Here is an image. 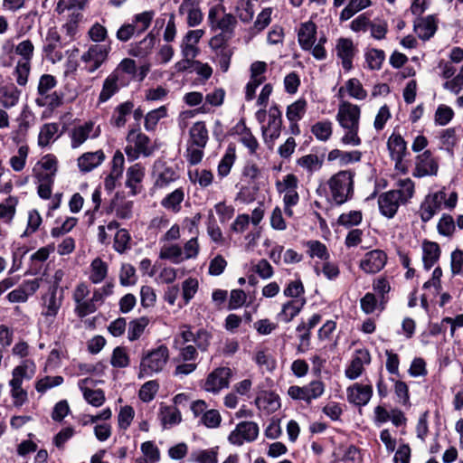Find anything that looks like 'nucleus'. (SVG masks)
<instances>
[{"mask_svg": "<svg viewBox=\"0 0 463 463\" xmlns=\"http://www.w3.org/2000/svg\"><path fill=\"white\" fill-rule=\"evenodd\" d=\"M170 357L168 347L161 344L155 348L143 351L140 356L137 377H152L164 371Z\"/></svg>", "mask_w": 463, "mask_h": 463, "instance_id": "obj_1", "label": "nucleus"}, {"mask_svg": "<svg viewBox=\"0 0 463 463\" xmlns=\"http://www.w3.org/2000/svg\"><path fill=\"white\" fill-rule=\"evenodd\" d=\"M458 194L451 192L449 196L445 188L425 196L419 208V215L423 222H428L444 206L452 210L457 205Z\"/></svg>", "mask_w": 463, "mask_h": 463, "instance_id": "obj_2", "label": "nucleus"}, {"mask_svg": "<svg viewBox=\"0 0 463 463\" xmlns=\"http://www.w3.org/2000/svg\"><path fill=\"white\" fill-rule=\"evenodd\" d=\"M355 173L353 170H340L326 182L332 202L341 205L354 195Z\"/></svg>", "mask_w": 463, "mask_h": 463, "instance_id": "obj_3", "label": "nucleus"}, {"mask_svg": "<svg viewBox=\"0 0 463 463\" xmlns=\"http://www.w3.org/2000/svg\"><path fill=\"white\" fill-rule=\"evenodd\" d=\"M128 145L124 151L129 161H134L143 156L148 157L156 150L152 140L140 130L132 129L127 136Z\"/></svg>", "mask_w": 463, "mask_h": 463, "instance_id": "obj_4", "label": "nucleus"}, {"mask_svg": "<svg viewBox=\"0 0 463 463\" xmlns=\"http://www.w3.org/2000/svg\"><path fill=\"white\" fill-rule=\"evenodd\" d=\"M207 21L212 30H220L221 33L233 36L237 19L233 14L226 13L222 5L212 6L208 12Z\"/></svg>", "mask_w": 463, "mask_h": 463, "instance_id": "obj_5", "label": "nucleus"}, {"mask_svg": "<svg viewBox=\"0 0 463 463\" xmlns=\"http://www.w3.org/2000/svg\"><path fill=\"white\" fill-rule=\"evenodd\" d=\"M282 128V113L277 105H273L268 111V123L262 125L261 132L265 144L272 149L275 141L279 137Z\"/></svg>", "mask_w": 463, "mask_h": 463, "instance_id": "obj_6", "label": "nucleus"}, {"mask_svg": "<svg viewBox=\"0 0 463 463\" xmlns=\"http://www.w3.org/2000/svg\"><path fill=\"white\" fill-rule=\"evenodd\" d=\"M110 50V44H91L80 56L84 69L89 73L95 72L108 60Z\"/></svg>", "mask_w": 463, "mask_h": 463, "instance_id": "obj_7", "label": "nucleus"}, {"mask_svg": "<svg viewBox=\"0 0 463 463\" xmlns=\"http://www.w3.org/2000/svg\"><path fill=\"white\" fill-rule=\"evenodd\" d=\"M326 385L320 380L311 381L304 386L292 385L288 389V395L296 401L310 404L313 400L320 398L325 392Z\"/></svg>", "mask_w": 463, "mask_h": 463, "instance_id": "obj_8", "label": "nucleus"}, {"mask_svg": "<svg viewBox=\"0 0 463 463\" xmlns=\"http://www.w3.org/2000/svg\"><path fill=\"white\" fill-rule=\"evenodd\" d=\"M439 161L430 150H425L415 156L412 175L416 178L435 176L439 172Z\"/></svg>", "mask_w": 463, "mask_h": 463, "instance_id": "obj_9", "label": "nucleus"}, {"mask_svg": "<svg viewBox=\"0 0 463 463\" xmlns=\"http://www.w3.org/2000/svg\"><path fill=\"white\" fill-rule=\"evenodd\" d=\"M100 135V128L93 121H86L74 126L70 133L71 146L75 149L84 144L89 138L94 139Z\"/></svg>", "mask_w": 463, "mask_h": 463, "instance_id": "obj_10", "label": "nucleus"}, {"mask_svg": "<svg viewBox=\"0 0 463 463\" xmlns=\"http://www.w3.org/2000/svg\"><path fill=\"white\" fill-rule=\"evenodd\" d=\"M259 426L253 421H241L229 434L228 440L235 446H241L244 442H252L259 436Z\"/></svg>", "mask_w": 463, "mask_h": 463, "instance_id": "obj_11", "label": "nucleus"}, {"mask_svg": "<svg viewBox=\"0 0 463 463\" xmlns=\"http://www.w3.org/2000/svg\"><path fill=\"white\" fill-rule=\"evenodd\" d=\"M232 374L229 367H218L207 375L203 389L213 394L219 393L222 389L228 388Z\"/></svg>", "mask_w": 463, "mask_h": 463, "instance_id": "obj_12", "label": "nucleus"}, {"mask_svg": "<svg viewBox=\"0 0 463 463\" xmlns=\"http://www.w3.org/2000/svg\"><path fill=\"white\" fill-rule=\"evenodd\" d=\"M61 50V38L57 28L50 27L43 39V52L50 61L55 63L63 58Z\"/></svg>", "mask_w": 463, "mask_h": 463, "instance_id": "obj_13", "label": "nucleus"}, {"mask_svg": "<svg viewBox=\"0 0 463 463\" xmlns=\"http://www.w3.org/2000/svg\"><path fill=\"white\" fill-rule=\"evenodd\" d=\"M361 108L347 100H342L337 109L335 119L343 128L360 126Z\"/></svg>", "mask_w": 463, "mask_h": 463, "instance_id": "obj_14", "label": "nucleus"}, {"mask_svg": "<svg viewBox=\"0 0 463 463\" xmlns=\"http://www.w3.org/2000/svg\"><path fill=\"white\" fill-rule=\"evenodd\" d=\"M277 192L283 196V203H288L289 205H297L300 197L298 193V179L293 174H288L278 180L275 184Z\"/></svg>", "mask_w": 463, "mask_h": 463, "instance_id": "obj_15", "label": "nucleus"}, {"mask_svg": "<svg viewBox=\"0 0 463 463\" xmlns=\"http://www.w3.org/2000/svg\"><path fill=\"white\" fill-rule=\"evenodd\" d=\"M268 64L265 61H256L250 67V80L245 87V99L247 101L255 98L256 90L265 82V73Z\"/></svg>", "mask_w": 463, "mask_h": 463, "instance_id": "obj_16", "label": "nucleus"}, {"mask_svg": "<svg viewBox=\"0 0 463 463\" xmlns=\"http://www.w3.org/2000/svg\"><path fill=\"white\" fill-rule=\"evenodd\" d=\"M178 335L182 339L183 344L193 342L201 352H205L208 349L212 339V335L207 330L200 328L194 332L192 327L187 325L180 327Z\"/></svg>", "mask_w": 463, "mask_h": 463, "instance_id": "obj_17", "label": "nucleus"}, {"mask_svg": "<svg viewBox=\"0 0 463 463\" xmlns=\"http://www.w3.org/2000/svg\"><path fill=\"white\" fill-rule=\"evenodd\" d=\"M371 354L368 349H356L349 364L345 370V375L349 380L359 378L364 372V366L371 364Z\"/></svg>", "mask_w": 463, "mask_h": 463, "instance_id": "obj_18", "label": "nucleus"}, {"mask_svg": "<svg viewBox=\"0 0 463 463\" xmlns=\"http://www.w3.org/2000/svg\"><path fill=\"white\" fill-rule=\"evenodd\" d=\"M58 170V160L54 155L43 156L33 169V176L37 181H54Z\"/></svg>", "mask_w": 463, "mask_h": 463, "instance_id": "obj_19", "label": "nucleus"}, {"mask_svg": "<svg viewBox=\"0 0 463 463\" xmlns=\"http://www.w3.org/2000/svg\"><path fill=\"white\" fill-rule=\"evenodd\" d=\"M175 4H179L178 14L186 15V23L190 27L199 25L203 18L200 0H175Z\"/></svg>", "mask_w": 463, "mask_h": 463, "instance_id": "obj_20", "label": "nucleus"}, {"mask_svg": "<svg viewBox=\"0 0 463 463\" xmlns=\"http://www.w3.org/2000/svg\"><path fill=\"white\" fill-rule=\"evenodd\" d=\"M387 262V254L382 250H373L364 254L360 260V269L368 274L382 270Z\"/></svg>", "mask_w": 463, "mask_h": 463, "instance_id": "obj_21", "label": "nucleus"}, {"mask_svg": "<svg viewBox=\"0 0 463 463\" xmlns=\"http://www.w3.org/2000/svg\"><path fill=\"white\" fill-rule=\"evenodd\" d=\"M373 393L371 384H363L355 383L346 389V399L349 403L358 407L365 406L369 403Z\"/></svg>", "mask_w": 463, "mask_h": 463, "instance_id": "obj_22", "label": "nucleus"}, {"mask_svg": "<svg viewBox=\"0 0 463 463\" xmlns=\"http://www.w3.org/2000/svg\"><path fill=\"white\" fill-rule=\"evenodd\" d=\"M335 50L343 69L349 71L353 68V59L357 52L353 40L344 37L337 39Z\"/></svg>", "mask_w": 463, "mask_h": 463, "instance_id": "obj_23", "label": "nucleus"}, {"mask_svg": "<svg viewBox=\"0 0 463 463\" xmlns=\"http://www.w3.org/2000/svg\"><path fill=\"white\" fill-rule=\"evenodd\" d=\"M145 175L146 168L141 163H136L127 169L125 184L131 195H137L142 191Z\"/></svg>", "mask_w": 463, "mask_h": 463, "instance_id": "obj_24", "label": "nucleus"}, {"mask_svg": "<svg viewBox=\"0 0 463 463\" xmlns=\"http://www.w3.org/2000/svg\"><path fill=\"white\" fill-rule=\"evenodd\" d=\"M41 280V279L24 280L17 288L8 293L7 299L11 303L26 302L28 298L39 289Z\"/></svg>", "mask_w": 463, "mask_h": 463, "instance_id": "obj_25", "label": "nucleus"}, {"mask_svg": "<svg viewBox=\"0 0 463 463\" xmlns=\"http://www.w3.org/2000/svg\"><path fill=\"white\" fill-rule=\"evenodd\" d=\"M125 86H127V84L120 77L110 72L103 80L102 88L98 98V104L109 101Z\"/></svg>", "mask_w": 463, "mask_h": 463, "instance_id": "obj_26", "label": "nucleus"}, {"mask_svg": "<svg viewBox=\"0 0 463 463\" xmlns=\"http://www.w3.org/2000/svg\"><path fill=\"white\" fill-rule=\"evenodd\" d=\"M56 287H51L42 298V315L45 317H55L62 304V295H57Z\"/></svg>", "mask_w": 463, "mask_h": 463, "instance_id": "obj_27", "label": "nucleus"}, {"mask_svg": "<svg viewBox=\"0 0 463 463\" xmlns=\"http://www.w3.org/2000/svg\"><path fill=\"white\" fill-rule=\"evenodd\" d=\"M106 159L102 149L94 152H85L77 159V165L80 172L86 174L99 167Z\"/></svg>", "mask_w": 463, "mask_h": 463, "instance_id": "obj_28", "label": "nucleus"}, {"mask_svg": "<svg viewBox=\"0 0 463 463\" xmlns=\"http://www.w3.org/2000/svg\"><path fill=\"white\" fill-rule=\"evenodd\" d=\"M93 383L94 380L90 378H84L79 381L78 386L81 391L85 401L89 404L94 407H100L106 401L105 393L101 389H90L89 385Z\"/></svg>", "mask_w": 463, "mask_h": 463, "instance_id": "obj_29", "label": "nucleus"}, {"mask_svg": "<svg viewBox=\"0 0 463 463\" xmlns=\"http://www.w3.org/2000/svg\"><path fill=\"white\" fill-rule=\"evenodd\" d=\"M35 373V364L33 362L25 360L20 365L14 368L12 379L9 381L11 389L23 388V381L31 379Z\"/></svg>", "mask_w": 463, "mask_h": 463, "instance_id": "obj_30", "label": "nucleus"}, {"mask_svg": "<svg viewBox=\"0 0 463 463\" xmlns=\"http://www.w3.org/2000/svg\"><path fill=\"white\" fill-rule=\"evenodd\" d=\"M388 192L392 194L400 203L405 205L415 194V183L409 177L399 179L395 184V188Z\"/></svg>", "mask_w": 463, "mask_h": 463, "instance_id": "obj_31", "label": "nucleus"}, {"mask_svg": "<svg viewBox=\"0 0 463 463\" xmlns=\"http://www.w3.org/2000/svg\"><path fill=\"white\" fill-rule=\"evenodd\" d=\"M225 91L222 89H215L205 96L206 103L194 111H184L181 114L183 120L193 118L197 113H207L210 111L208 105L220 107L224 101Z\"/></svg>", "mask_w": 463, "mask_h": 463, "instance_id": "obj_32", "label": "nucleus"}, {"mask_svg": "<svg viewBox=\"0 0 463 463\" xmlns=\"http://www.w3.org/2000/svg\"><path fill=\"white\" fill-rule=\"evenodd\" d=\"M61 136L59 123H45L39 131L37 144L40 147H46Z\"/></svg>", "mask_w": 463, "mask_h": 463, "instance_id": "obj_33", "label": "nucleus"}, {"mask_svg": "<svg viewBox=\"0 0 463 463\" xmlns=\"http://www.w3.org/2000/svg\"><path fill=\"white\" fill-rule=\"evenodd\" d=\"M156 173V185L165 187L178 179V173L171 166H166L162 161H156L154 165Z\"/></svg>", "mask_w": 463, "mask_h": 463, "instance_id": "obj_34", "label": "nucleus"}, {"mask_svg": "<svg viewBox=\"0 0 463 463\" xmlns=\"http://www.w3.org/2000/svg\"><path fill=\"white\" fill-rule=\"evenodd\" d=\"M437 19L434 15L420 18L414 23V32L419 38L426 41L431 38L437 31Z\"/></svg>", "mask_w": 463, "mask_h": 463, "instance_id": "obj_35", "label": "nucleus"}, {"mask_svg": "<svg viewBox=\"0 0 463 463\" xmlns=\"http://www.w3.org/2000/svg\"><path fill=\"white\" fill-rule=\"evenodd\" d=\"M402 205L391 193L384 192L378 197V206L382 215L391 219L395 216L399 207Z\"/></svg>", "mask_w": 463, "mask_h": 463, "instance_id": "obj_36", "label": "nucleus"}, {"mask_svg": "<svg viewBox=\"0 0 463 463\" xmlns=\"http://www.w3.org/2000/svg\"><path fill=\"white\" fill-rule=\"evenodd\" d=\"M156 39L155 34L153 33H149L141 41L132 43L128 50V53L134 57H146L152 52L156 45Z\"/></svg>", "mask_w": 463, "mask_h": 463, "instance_id": "obj_37", "label": "nucleus"}, {"mask_svg": "<svg viewBox=\"0 0 463 463\" xmlns=\"http://www.w3.org/2000/svg\"><path fill=\"white\" fill-rule=\"evenodd\" d=\"M158 418L164 429H170L182 421L181 411L175 406L161 405Z\"/></svg>", "mask_w": 463, "mask_h": 463, "instance_id": "obj_38", "label": "nucleus"}, {"mask_svg": "<svg viewBox=\"0 0 463 463\" xmlns=\"http://www.w3.org/2000/svg\"><path fill=\"white\" fill-rule=\"evenodd\" d=\"M305 304L306 299L304 298L284 303L280 312L278 314V318L284 323H289L299 314Z\"/></svg>", "mask_w": 463, "mask_h": 463, "instance_id": "obj_39", "label": "nucleus"}, {"mask_svg": "<svg viewBox=\"0 0 463 463\" xmlns=\"http://www.w3.org/2000/svg\"><path fill=\"white\" fill-rule=\"evenodd\" d=\"M317 35V25L313 22H307L301 24L298 31V43L303 50H311Z\"/></svg>", "mask_w": 463, "mask_h": 463, "instance_id": "obj_40", "label": "nucleus"}, {"mask_svg": "<svg viewBox=\"0 0 463 463\" xmlns=\"http://www.w3.org/2000/svg\"><path fill=\"white\" fill-rule=\"evenodd\" d=\"M387 148L391 158H404L408 153L406 141L400 134L396 133H392L389 137Z\"/></svg>", "mask_w": 463, "mask_h": 463, "instance_id": "obj_41", "label": "nucleus"}, {"mask_svg": "<svg viewBox=\"0 0 463 463\" xmlns=\"http://www.w3.org/2000/svg\"><path fill=\"white\" fill-rule=\"evenodd\" d=\"M440 249L438 243L424 241L422 244V261L425 269H430L439 260Z\"/></svg>", "mask_w": 463, "mask_h": 463, "instance_id": "obj_42", "label": "nucleus"}, {"mask_svg": "<svg viewBox=\"0 0 463 463\" xmlns=\"http://www.w3.org/2000/svg\"><path fill=\"white\" fill-rule=\"evenodd\" d=\"M238 134L240 136V142L247 147L250 155H255L260 147L257 138L254 137L245 123L241 121L237 125Z\"/></svg>", "mask_w": 463, "mask_h": 463, "instance_id": "obj_43", "label": "nucleus"}, {"mask_svg": "<svg viewBox=\"0 0 463 463\" xmlns=\"http://www.w3.org/2000/svg\"><path fill=\"white\" fill-rule=\"evenodd\" d=\"M184 199V191L183 188H177L166 194L161 201V205L174 213L181 211L182 203Z\"/></svg>", "mask_w": 463, "mask_h": 463, "instance_id": "obj_44", "label": "nucleus"}, {"mask_svg": "<svg viewBox=\"0 0 463 463\" xmlns=\"http://www.w3.org/2000/svg\"><path fill=\"white\" fill-rule=\"evenodd\" d=\"M362 158V153L358 150L343 151L340 149H333L328 153V161L338 160L341 165L359 162Z\"/></svg>", "mask_w": 463, "mask_h": 463, "instance_id": "obj_45", "label": "nucleus"}, {"mask_svg": "<svg viewBox=\"0 0 463 463\" xmlns=\"http://www.w3.org/2000/svg\"><path fill=\"white\" fill-rule=\"evenodd\" d=\"M190 144L196 146H205L209 137L206 125L203 121L195 122L189 131Z\"/></svg>", "mask_w": 463, "mask_h": 463, "instance_id": "obj_46", "label": "nucleus"}, {"mask_svg": "<svg viewBox=\"0 0 463 463\" xmlns=\"http://www.w3.org/2000/svg\"><path fill=\"white\" fill-rule=\"evenodd\" d=\"M116 76L120 77L128 85L137 72L136 61L130 58L123 59L118 66L111 71Z\"/></svg>", "mask_w": 463, "mask_h": 463, "instance_id": "obj_47", "label": "nucleus"}, {"mask_svg": "<svg viewBox=\"0 0 463 463\" xmlns=\"http://www.w3.org/2000/svg\"><path fill=\"white\" fill-rule=\"evenodd\" d=\"M133 109L134 103L129 100L118 105L114 109L110 123L116 128L124 127L127 122V117L130 115Z\"/></svg>", "mask_w": 463, "mask_h": 463, "instance_id": "obj_48", "label": "nucleus"}, {"mask_svg": "<svg viewBox=\"0 0 463 463\" xmlns=\"http://www.w3.org/2000/svg\"><path fill=\"white\" fill-rule=\"evenodd\" d=\"M371 5V0H348L346 5L340 12L339 20L341 22L347 21Z\"/></svg>", "mask_w": 463, "mask_h": 463, "instance_id": "obj_49", "label": "nucleus"}, {"mask_svg": "<svg viewBox=\"0 0 463 463\" xmlns=\"http://www.w3.org/2000/svg\"><path fill=\"white\" fill-rule=\"evenodd\" d=\"M296 164L311 175L322 168L323 159L316 154H308L299 157Z\"/></svg>", "mask_w": 463, "mask_h": 463, "instance_id": "obj_50", "label": "nucleus"}, {"mask_svg": "<svg viewBox=\"0 0 463 463\" xmlns=\"http://www.w3.org/2000/svg\"><path fill=\"white\" fill-rule=\"evenodd\" d=\"M373 289L379 298V307L384 309L385 304L388 302V294L391 291V284L384 277H379L373 282Z\"/></svg>", "mask_w": 463, "mask_h": 463, "instance_id": "obj_51", "label": "nucleus"}, {"mask_svg": "<svg viewBox=\"0 0 463 463\" xmlns=\"http://www.w3.org/2000/svg\"><path fill=\"white\" fill-rule=\"evenodd\" d=\"M161 260H168L174 264H179L184 260L183 249L178 244L163 245L159 251Z\"/></svg>", "mask_w": 463, "mask_h": 463, "instance_id": "obj_52", "label": "nucleus"}, {"mask_svg": "<svg viewBox=\"0 0 463 463\" xmlns=\"http://www.w3.org/2000/svg\"><path fill=\"white\" fill-rule=\"evenodd\" d=\"M108 264L100 258H96L90 264L89 279L93 284H99L105 279L108 275Z\"/></svg>", "mask_w": 463, "mask_h": 463, "instance_id": "obj_53", "label": "nucleus"}, {"mask_svg": "<svg viewBox=\"0 0 463 463\" xmlns=\"http://www.w3.org/2000/svg\"><path fill=\"white\" fill-rule=\"evenodd\" d=\"M20 91L14 86L0 88V105L5 109H10L18 103Z\"/></svg>", "mask_w": 463, "mask_h": 463, "instance_id": "obj_54", "label": "nucleus"}, {"mask_svg": "<svg viewBox=\"0 0 463 463\" xmlns=\"http://www.w3.org/2000/svg\"><path fill=\"white\" fill-rule=\"evenodd\" d=\"M166 18L167 22L163 33V39L166 43H171L175 41L177 33L175 14H162V16L156 20V24H159L161 23V24H164Z\"/></svg>", "mask_w": 463, "mask_h": 463, "instance_id": "obj_55", "label": "nucleus"}, {"mask_svg": "<svg viewBox=\"0 0 463 463\" xmlns=\"http://www.w3.org/2000/svg\"><path fill=\"white\" fill-rule=\"evenodd\" d=\"M307 102L305 99H298L287 107L286 117L288 121H299L307 112Z\"/></svg>", "mask_w": 463, "mask_h": 463, "instance_id": "obj_56", "label": "nucleus"}, {"mask_svg": "<svg viewBox=\"0 0 463 463\" xmlns=\"http://www.w3.org/2000/svg\"><path fill=\"white\" fill-rule=\"evenodd\" d=\"M29 151L28 145L23 144L18 147L16 154L10 157L9 165L14 172H21L24 169Z\"/></svg>", "mask_w": 463, "mask_h": 463, "instance_id": "obj_57", "label": "nucleus"}, {"mask_svg": "<svg viewBox=\"0 0 463 463\" xmlns=\"http://www.w3.org/2000/svg\"><path fill=\"white\" fill-rule=\"evenodd\" d=\"M155 11L148 10L144 11L139 14H136L132 18V24L136 26V32L137 34L144 33L146 31L155 17Z\"/></svg>", "mask_w": 463, "mask_h": 463, "instance_id": "obj_58", "label": "nucleus"}, {"mask_svg": "<svg viewBox=\"0 0 463 463\" xmlns=\"http://www.w3.org/2000/svg\"><path fill=\"white\" fill-rule=\"evenodd\" d=\"M148 324L149 319L146 317H141L130 321L128 329V340L133 342L139 339Z\"/></svg>", "mask_w": 463, "mask_h": 463, "instance_id": "obj_59", "label": "nucleus"}, {"mask_svg": "<svg viewBox=\"0 0 463 463\" xmlns=\"http://www.w3.org/2000/svg\"><path fill=\"white\" fill-rule=\"evenodd\" d=\"M311 132L317 140L326 142L333 134V123L328 119L318 121L312 126Z\"/></svg>", "mask_w": 463, "mask_h": 463, "instance_id": "obj_60", "label": "nucleus"}, {"mask_svg": "<svg viewBox=\"0 0 463 463\" xmlns=\"http://www.w3.org/2000/svg\"><path fill=\"white\" fill-rule=\"evenodd\" d=\"M17 203V199L12 196L0 203V220L5 223H11L15 215Z\"/></svg>", "mask_w": 463, "mask_h": 463, "instance_id": "obj_61", "label": "nucleus"}, {"mask_svg": "<svg viewBox=\"0 0 463 463\" xmlns=\"http://www.w3.org/2000/svg\"><path fill=\"white\" fill-rule=\"evenodd\" d=\"M167 116V109L165 106H161L156 109L149 111L145 117L144 127L147 131H154L157 123L161 118Z\"/></svg>", "mask_w": 463, "mask_h": 463, "instance_id": "obj_62", "label": "nucleus"}, {"mask_svg": "<svg viewBox=\"0 0 463 463\" xmlns=\"http://www.w3.org/2000/svg\"><path fill=\"white\" fill-rule=\"evenodd\" d=\"M347 95L356 100H364L368 92L364 88L361 81L356 78H351L346 80Z\"/></svg>", "mask_w": 463, "mask_h": 463, "instance_id": "obj_63", "label": "nucleus"}, {"mask_svg": "<svg viewBox=\"0 0 463 463\" xmlns=\"http://www.w3.org/2000/svg\"><path fill=\"white\" fill-rule=\"evenodd\" d=\"M217 456L216 449H199L192 452L191 460L196 463H217Z\"/></svg>", "mask_w": 463, "mask_h": 463, "instance_id": "obj_64", "label": "nucleus"}]
</instances>
